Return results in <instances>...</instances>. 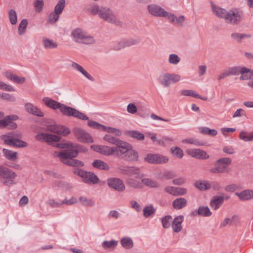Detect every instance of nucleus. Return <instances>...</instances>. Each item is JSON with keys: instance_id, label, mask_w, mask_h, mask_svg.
I'll use <instances>...</instances> for the list:
<instances>
[{"instance_id": "nucleus-1", "label": "nucleus", "mask_w": 253, "mask_h": 253, "mask_svg": "<svg viewBox=\"0 0 253 253\" xmlns=\"http://www.w3.org/2000/svg\"><path fill=\"white\" fill-rule=\"evenodd\" d=\"M103 139L107 142L115 145L109 146L103 145H93L92 150L106 156H122L126 161L135 162L138 160V153L133 149L129 143L109 134L105 135Z\"/></svg>"}, {"instance_id": "nucleus-2", "label": "nucleus", "mask_w": 253, "mask_h": 253, "mask_svg": "<svg viewBox=\"0 0 253 253\" xmlns=\"http://www.w3.org/2000/svg\"><path fill=\"white\" fill-rule=\"evenodd\" d=\"M35 139L38 141H43L47 143L49 145H51L57 148L61 149H66L65 150L61 152L55 151L53 153V155L54 157L59 158V157L56 155L57 154L64 153V152H72V151L76 150L79 148V147L81 145L74 143H56L60 141L61 137L58 135L49 134L46 133H40L35 136Z\"/></svg>"}, {"instance_id": "nucleus-3", "label": "nucleus", "mask_w": 253, "mask_h": 253, "mask_svg": "<svg viewBox=\"0 0 253 253\" xmlns=\"http://www.w3.org/2000/svg\"><path fill=\"white\" fill-rule=\"evenodd\" d=\"M211 10L213 13L217 17L224 19L225 23L231 25H238L242 21L243 12L237 8H232L227 10L215 5L211 1Z\"/></svg>"}, {"instance_id": "nucleus-4", "label": "nucleus", "mask_w": 253, "mask_h": 253, "mask_svg": "<svg viewBox=\"0 0 253 253\" xmlns=\"http://www.w3.org/2000/svg\"><path fill=\"white\" fill-rule=\"evenodd\" d=\"M89 11L93 15H98L100 18L108 23L119 26L122 25V22L117 18L113 10L108 7L94 4L89 8Z\"/></svg>"}, {"instance_id": "nucleus-5", "label": "nucleus", "mask_w": 253, "mask_h": 253, "mask_svg": "<svg viewBox=\"0 0 253 253\" xmlns=\"http://www.w3.org/2000/svg\"><path fill=\"white\" fill-rule=\"evenodd\" d=\"M87 149L84 146L81 145L79 148L72 151V152H64V153L57 154L59 159L61 162L64 164L74 167H82L84 166L83 162L74 159L76 158L79 153H85Z\"/></svg>"}, {"instance_id": "nucleus-6", "label": "nucleus", "mask_w": 253, "mask_h": 253, "mask_svg": "<svg viewBox=\"0 0 253 253\" xmlns=\"http://www.w3.org/2000/svg\"><path fill=\"white\" fill-rule=\"evenodd\" d=\"M71 37L75 42L80 43L90 44L95 42L93 36L80 28H75L72 31Z\"/></svg>"}, {"instance_id": "nucleus-7", "label": "nucleus", "mask_w": 253, "mask_h": 253, "mask_svg": "<svg viewBox=\"0 0 253 253\" xmlns=\"http://www.w3.org/2000/svg\"><path fill=\"white\" fill-rule=\"evenodd\" d=\"M231 159L222 158L217 160L214 164V167L210 170L213 173H223L228 172L227 168L231 164Z\"/></svg>"}, {"instance_id": "nucleus-8", "label": "nucleus", "mask_w": 253, "mask_h": 253, "mask_svg": "<svg viewBox=\"0 0 253 253\" xmlns=\"http://www.w3.org/2000/svg\"><path fill=\"white\" fill-rule=\"evenodd\" d=\"M0 176L3 178V184L6 186H10L14 184V179L16 174L11 169L2 166H0Z\"/></svg>"}, {"instance_id": "nucleus-9", "label": "nucleus", "mask_w": 253, "mask_h": 253, "mask_svg": "<svg viewBox=\"0 0 253 253\" xmlns=\"http://www.w3.org/2000/svg\"><path fill=\"white\" fill-rule=\"evenodd\" d=\"M60 111L63 115L68 117L73 116L82 120H88V118L84 114L75 108L67 106L64 104H62L61 105Z\"/></svg>"}, {"instance_id": "nucleus-10", "label": "nucleus", "mask_w": 253, "mask_h": 253, "mask_svg": "<svg viewBox=\"0 0 253 253\" xmlns=\"http://www.w3.org/2000/svg\"><path fill=\"white\" fill-rule=\"evenodd\" d=\"M75 173L81 177L84 182L88 184H95L99 182V178L97 176L91 172L78 169L75 170Z\"/></svg>"}, {"instance_id": "nucleus-11", "label": "nucleus", "mask_w": 253, "mask_h": 253, "mask_svg": "<svg viewBox=\"0 0 253 253\" xmlns=\"http://www.w3.org/2000/svg\"><path fill=\"white\" fill-rule=\"evenodd\" d=\"M73 133L75 137L83 143H93V139L91 136L84 129L80 127H75L73 129Z\"/></svg>"}, {"instance_id": "nucleus-12", "label": "nucleus", "mask_w": 253, "mask_h": 253, "mask_svg": "<svg viewBox=\"0 0 253 253\" xmlns=\"http://www.w3.org/2000/svg\"><path fill=\"white\" fill-rule=\"evenodd\" d=\"M147 9L149 14L155 17L167 18L169 13L161 6L155 4L148 5Z\"/></svg>"}, {"instance_id": "nucleus-13", "label": "nucleus", "mask_w": 253, "mask_h": 253, "mask_svg": "<svg viewBox=\"0 0 253 253\" xmlns=\"http://www.w3.org/2000/svg\"><path fill=\"white\" fill-rule=\"evenodd\" d=\"M144 161L151 164H162L168 162L167 157L157 154H148L144 158Z\"/></svg>"}, {"instance_id": "nucleus-14", "label": "nucleus", "mask_w": 253, "mask_h": 253, "mask_svg": "<svg viewBox=\"0 0 253 253\" xmlns=\"http://www.w3.org/2000/svg\"><path fill=\"white\" fill-rule=\"evenodd\" d=\"M235 76L241 74V80H253V71L242 66H235Z\"/></svg>"}, {"instance_id": "nucleus-15", "label": "nucleus", "mask_w": 253, "mask_h": 253, "mask_svg": "<svg viewBox=\"0 0 253 253\" xmlns=\"http://www.w3.org/2000/svg\"><path fill=\"white\" fill-rule=\"evenodd\" d=\"M47 130L63 136H67L71 131L69 128L64 126L56 124L47 125Z\"/></svg>"}, {"instance_id": "nucleus-16", "label": "nucleus", "mask_w": 253, "mask_h": 253, "mask_svg": "<svg viewBox=\"0 0 253 253\" xmlns=\"http://www.w3.org/2000/svg\"><path fill=\"white\" fill-rule=\"evenodd\" d=\"M107 183L108 186L118 192H123L125 190L126 187L123 180L113 177L107 179Z\"/></svg>"}, {"instance_id": "nucleus-17", "label": "nucleus", "mask_w": 253, "mask_h": 253, "mask_svg": "<svg viewBox=\"0 0 253 253\" xmlns=\"http://www.w3.org/2000/svg\"><path fill=\"white\" fill-rule=\"evenodd\" d=\"M123 171L124 174L129 176H134L137 179H141L144 176V173L140 169L137 167H126Z\"/></svg>"}, {"instance_id": "nucleus-18", "label": "nucleus", "mask_w": 253, "mask_h": 253, "mask_svg": "<svg viewBox=\"0 0 253 253\" xmlns=\"http://www.w3.org/2000/svg\"><path fill=\"white\" fill-rule=\"evenodd\" d=\"M187 153L192 157L202 160H206L209 158L207 152L199 149H191L187 150Z\"/></svg>"}, {"instance_id": "nucleus-19", "label": "nucleus", "mask_w": 253, "mask_h": 253, "mask_svg": "<svg viewBox=\"0 0 253 253\" xmlns=\"http://www.w3.org/2000/svg\"><path fill=\"white\" fill-rule=\"evenodd\" d=\"M25 108L26 111L29 114L40 117L44 116V113L31 103H26L25 105Z\"/></svg>"}, {"instance_id": "nucleus-20", "label": "nucleus", "mask_w": 253, "mask_h": 253, "mask_svg": "<svg viewBox=\"0 0 253 253\" xmlns=\"http://www.w3.org/2000/svg\"><path fill=\"white\" fill-rule=\"evenodd\" d=\"M252 37V34L247 33L233 32L231 34V39L239 43H242L244 40L251 39Z\"/></svg>"}, {"instance_id": "nucleus-21", "label": "nucleus", "mask_w": 253, "mask_h": 253, "mask_svg": "<svg viewBox=\"0 0 253 253\" xmlns=\"http://www.w3.org/2000/svg\"><path fill=\"white\" fill-rule=\"evenodd\" d=\"M71 67L77 71L81 73L88 80L94 82V78L90 75L81 65L76 62H73L72 63Z\"/></svg>"}, {"instance_id": "nucleus-22", "label": "nucleus", "mask_w": 253, "mask_h": 253, "mask_svg": "<svg viewBox=\"0 0 253 253\" xmlns=\"http://www.w3.org/2000/svg\"><path fill=\"white\" fill-rule=\"evenodd\" d=\"M167 18L170 23L181 27L183 25L185 21V17L183 15H180L177 17L174 14L169 12Z\"/></svg>"}, {"instance_id": "nucleus-23", "label": "nucleus", "mask_w": 253, "mask_h": 253, "mask_svg": "<svg viewBox=\"0 0 253 253\" xmlns=\"http://www.w3.org/2000/svg\"><path fill=\"white\" fill-rule=\"evenodd\" d=\"M184 220V216L182 215L176 216L172 222V229L174 232L178 233L180 232L182 228V223Z\"/></svg>"}, {"instance_id": "nucleus-24", "label": "nucleus", "mask_w": 253, "mask_h": 253, "mask_svg": "<svg viewBox=\"0 0 253 253\" xmlns=\"http://www.w3.org/2000/svg\"><path fill=\"white\" fill-rule=\"evenodd\" d=\"M235 195L237 196L241 201H249L253 198V190H244L240 193H235Z\"/></svg>"}, {"instance_id": "nucleus-25", "label": "nucleus", "mask_w": 253, "mask_h": 253, "mask_svg": "<svg viewBox=\"0 0 253 253\" xmlns=\"http://www.w3.org/2000/svg\"><path fill=\"white\" fill-rule=\"evenodd\" d=\"M224 201V197L222 196H214L211 201L210 206L214 210H217L222 205Z\"/></svg>"}, {"instance_id": "nucleus-26", "label": "nucleus", "mask_w": 253, "mask_h": 253, "mask_svg": "<svg viewBox=\"0 0 253 253\" xmlns=\"http://www.w3.org/2000/svg\"><path fill=\"white\" fill-rule=\"evenodd\" d=\"M42 101L47 106L54 110L57 109L60 110L62 105V104L49 97H44Z\"/></svg>"}, {"instance_id": "nucleus-27", "label": "nucleus", "mask_w": 253, "mask_h": 253, "mask_svg": "<svg viewBox=\"0 0 253 253\" xmlns=\"http://www.w3.org/2000/svg\"><path fill=\"white\" fill-rule=\"evenodd\" d=\"M187 204V200L184 198H178L174 200L172 202V205L173 208L175 210H180L185 207Z\"/></svg>"}, {"instance_id": "nucleus-28", "label": "nucleus", "mask_w": 253, "mask_h": 253, "mask_svg": "<svg viewBox=\"0 0 253 253\" xmlns=\"http://www.w3.org/2000/svg\"><path fill=\"white\" fill-rule=\"evenodd\" d=\"M194 186L200 191H206L210 189V182L208 180H197L194 182Z\"/></svg>"}, {"instance_id": "nucleus-29", "label": "nucleus", "mask_w": 253, "mask_h": 253, "mask_svg": "<svg viewBox=\"0 0 253 253\" xmlns=\"http://www.w3.org/2000/svg\"><path fill=\"white\" fill-rule=\"evenodd\" d=\"M126 184L131 188L134 189H140L143 187L142 182L132 177H129L126 180Z\"/></svg>"}, {"instance_id": "nucleus-30", "label": "nucleus", "mask_w": 253, "mask_h": 253, "mask_svg": "<svg viewBox=\"0 0 253 253\" xmlns=\"http://www.w3.org/2000/svg\"><path fill=\"white\" fill-rule=\"evenodd\" d=\"M181 94L185 96H191L197 98H199L202 100L206 101L208 99L207 97H202L197 93L195 91L190 89H184L181 90Z\"/></svg>"}, {"instance_id": "nucleus-31", "label": "nucleus", "mask_w": 253, "mask_h": 253, "mask_svg": "<svg viewBox=\"0 0 253 253\" xmlns=\"http://www.w3.org/2000/svg\"><path fill=\"white\" fill-rule=\"evenodd\" d=\"M42 42L43 46L45 49H54L58 46L57 42L46 38H43L42 39Z\"/></svg>"}, {"instance_id": "nucleus-32", "label": "nucleus", "mask_w": 253, "mask_h": 253, "mask_svg": "<svg viewBox=\"0 0 253 253\" xmlns=\"http://www.w3.org/2000/svg\"><path fill=\"white\" fill-rule=\"evenodd\" d=\"M125 134L138 140H143L145 137L143 133L137 130H126Z\"/></svg>"}, {"instance_id": "nucleus-33", "label": "nucleus", "mask_w": 253, "mask_h": 253, "mask_svg": "<svg viewBox=\"0 0 253 253\" xmlns=\"http://www.w3.org/2000/svg\"><path fill=\"white\" fill-rule=\"evenodd\" d=\"M92 165L95 168L100 170H108L110 169L109 165L106 163L100 160H94Z\"/></svg>"}, {"instance_id": "nucleus-34", "label": "nucleus", "mask_w": 253, "mask_h": 253, "mask_svg": "<svg viewBox=\"0 0 253 253\" xmlns=\"http://www.w3.org/2000/svg\"><path fill=\"white\" fill-rule=\"evenodd\" d=\"M2 151L6 159L13 162L17 161L18 154L16 152H14L6 149H3Z\"/></svg>"}, {"instance_id": "nucleus-35", "label": "nucleus", "mask_w": 253, "mask_h": 253, "mask_svg": "<svg viewBox=\"0 0 253 253\" xmlns=\"http://www.w3.org/2000/svg\"><path fill=\"white\" fill-rule=\"evenodd\" d=\"M158 81L160 84L164 87H169L170 86L169 73H165L160 75L158 78Z\"/></svg>"}, {"instance_id": "nucleus-36", "label": "nucleus", "mask_w": 253, "mask_h": 253, "mask_svg": "<svg viewBox=\"0 0 253 253\" xmlns=\"http://www.w3.org/2000/svg\"><path fill=\"white\" fill-rule=\"evenodd\" d=\"M79 201L84 207H92L95 205V202L93 199L85 196L80 197Z\"/></svg>"}, {"instance_id": "nucleus-37", "label": "nucleus", "mask_w": 253, "mask_h": 253, "mask_svg": "<svg viewBox=\"0 0 253 253\" xmlns=\"http://www.w3.org/2000/svg\"><path fill=\"white\" fill-rule=\"evenodd\" d=\"M52 186L53 187L61 188L65 190H69L72 188V186L69 183L63 181H54Z\"/></svg>"}, {"instance_id": "nucleus-38", "label": "nucleus", "mask_w": 253, "mask_h": 253, "mask_svg": "<svg viewBox=\"0 0 253 253\" xmlns=\"http://www.w3.org/2000/svg\"><path fill=\"white\" fill-rule=\"evenodd\" d=\"M235 66L227 68L218 76L217 80L218 81H220L228 76H235Z\"/></svg>"}, {"instance_id": "nucleus-39", "label": "nucleus", "mask_w": 253, "mask_h": 253, "mask_svg": "<svg viewBox=\"0 0 253 253\" xmlns=\"http://www.w3.org/2000/svg\"><path fill=\"white\" fill-rule=\"evenodd\" d=\"M120 243L121 245L126 250H129L132 248L133 246V242L132 240L128 237H125L121 239Z\"/></svg>"}, {"instance_id": "nucleus-40", "label": "nucleus", "mask_w": 253, "mask_h": 253, "mask_svg": "<svg viewBox=\"0 0 253 253\" xmlns=\"http://www.w3.org/2000/svg\"><path fill=\"white\" fill-rule=\"evenodd\" d=\"M141 181L142 184L151 188H158L159 186L157 182L150 178L142 177Z\"/></svg>"}, {"instance_id": "nucleus-41", "label": "nucleus", "mask_w": 253, "mask_h": 253, "mask_svg": "<svg viewBox=\"0 0 253 253\" xmlns=\"http://www.w3.org/2000/svg\"><path fill=\"white\" fill-rule=\"evenodd\" d=\"M155 212L156 209L152 205L145 207L143 210V214L145 217L153 215Z\"/></svg>"}, {"instance_id": "nucleus-42", "label": "nucleus", "mask_w": 253, "mask_h": 253, "mask_svg": "<svg viewBox=\"0 0 253 253\" xmlns=\"http://www.w3.org/2000/svg\"><path fill=\"white\" fill-rule=\"evenodd\" d=\"M180 61V58L176 54H170L169 56L168 62L169 64L176 65Z\"/></svg>"}, {"instance_id": "nucleus-43", "label": "nucleus", "mask_w": 253, "mask_h": 253, "mask_svg": "<svg viewBox=\"0 0 253 253\" xmlns=\"http://www.w3.org/2000/svg\"><path fill=\"white\" fill-rule=\"evenodd\" d=\"M65 6V0H59L54 7V11L61 14Z\"/></svg>"}, {"instance_id": "nucleus-44", "label": "nucleus", "mask_w": 253, "mask_h": 253, "mask_svg": "<svg viewBox=\"0 0 253 253\" xmlns=\"http://www.w3.org/2000/svg\"><path fill=\"white\" fill-rule=\"evenodd\" d=\"M172 220L171 215H168L162 218L161 221L162 226L164 228H169L170 226V223Z\"/></svg>"}, {"instance_id": "nucleus-45", "label": "nucleus", "mask_w": 253, "mask_h": 253, "mask_svg": "<svg viewBox=\"0 0 253 253\" xmlns=\"http://www.w3.org/2000/svg\"><path fill=\"white\" fill-rule=\"evenodd\" d=\"M118 245V241L112 240L111 241H104L102 244V247L105 249L114 248Z\"/></svg>"}, {"instance_id": "nucleus-46", "label": "nucleus", "mask_w": 253, "mask_h": 253, "mask_svg": "<svg viewBox=\"0 0 253 253\" xmlns=\"http://www.w3.org/2000/svg\"><path fill=\"white\" fill-rule=\"evenodd\" d=\"M170 150L173 156L179 159H181L183 157V152L180 148L173 147L171 148Z\"/></svg>"}, {"instance_id": "nucleus-47", "label": "nucleus", "mask_w": 253, "mask_h": 253, "mask_svg": "<svg viewBox=\"0 0 253 253\" xmlns=\"http://www.w3.org/2000/svg\"><path fill=\"white\" fill-rule=\"evenodd\" d=\"M138 42L139 40L133 39H130L128 40H124L121 42V47H125L126 46H131L132 45L136 44Z\"/></svg>"}, {"instance_id": "nucleus-48", "label": "nucleus", "mask_w": 253, "mask_h": 253, "mask_svg": "<svg viewBox=\"0 0 253 253\" xmlns=\"http://www.w3.org/2000/svg\"><path fill=\"white\" fill-rule=\"evenodd\" d=\"M60 14L55 11L51 12L49 13L48 17V21L51 24L55 23L59 19Z\"/></svg>"}, {"instance_id": "nucleus-49", "label": "nucleus", "mask_w": 253, "mask_h": 253, "mask_svg": "<svg viewBox=\"0 0 253 253\" xmlns=\"http://www.w3.org/2000/svg\"><path fill=\"white\" fill-rule=\"evenodd\" d=\"M169 85L171 84H176L181 80V76L174 73H169Z\"/></svg>"}, {"instance_id": "nucleus-50", "label": "nucleus", "mask_w": 253, "mask_h": 253, "mask_svg": "<svg viewBox=\"0 0 253 253\" xmlns=\"http://www.w3.org/2000/svg\"><path fill=\"white\" fill-rule=\"evenodd\" d=\"M104 131H105L108 133H111L114 134L117 136H120L122 134V132L121 130L114 127H107L105 126V128H104Z\"/></svg>"}, {"instance_id": "nucleus-51", "label": "nucleus", "mask_w": 253, "mask_h": 253, "mask_svg": "<svg viewBox=\"0 0 253 253\" xmlns=\"http://www.w3.org/2000/svg\"><path fill=\"white\" fill-rule=\"evenodd\" d=\"M200 132L203 134H208L211 136H215L217 134V131L214 129H210L207 127H203L200 128Z\"/></svg>"}, {"instance_id": "nucleus-52", "label": "nucleus", "mask_w": 253, "mask_h": 253, "mask_svg": "<svg viewBox=\"0 0 253 253\" xmlns=\"http://www.w3.org/2000/svg\"><path fill=\"white\" fill-rule=\"evenodd\" d=\"M198 213L204 216H209L211 214V212L208 207H200L198 209Z\"/></svg>"}, {"instance_id": "nucleus-53", "label": "nucleus", "mask_w": 253, "mask_h": 253, "mask_svg": "<svg viewBox=\"0 0 253 253\" xmlns=\"http://www.w3.org/2000/svg\"><path fill=\"white\" fill-rule=\"evenodd\" d=\"M9 19L11 24L15 25L16 24L17 16L15 10L13 9H11L9 10Z\"/></svg>"}, {"instance_id": "nucleus-54", "label": "nucleus", "mask_w": 253, "mask_h": 253, "mask_svg": "<svg viewBox=\"0 0 253 253\" xmlns=\"http://www.w3.org/2000/svg\"><path fill=\"white\" fill-rule=\"evenodd\" d=\"M182 142L192 144L195 146H202L204 145L203 143L198 139L192 138L184 139L182 140Z\"/></svg>"}, {"instance_id": "nucleus-55", "label": "nucleus", "mask_w": 253, "mask_h": 253, "mask_svg": "<svg viewBox=\"0 0 253 253\" xmlns=\"http://www.w3.org/2000/svg\"><path fill=\"white\" fill-rule=\"evenodd\" d=\"M28 25V21L27 19H23L20 22L18 27V33L19 35L24 34Z\"/></svg>"}, {"instance_id": "nucleus-56", "label": "nucleus", "mask_w": 253, "mask_h": 253, "mask_svg": "<svg viewBox=\"0 0 253 253\" xmlns=\"http://www.w3.org/2000/svg\"><path fill=\"white\" fill-rule=\"evenodd\" d=\"M89 126L100 130H104L105 126L95 121H89L87 123Z\"/></svg>"}, {"instance_id": "nucleus-57", "label": "nucleus", "mask_w": 253, "mask_h": 253, "mask_svg": "<svg viewBox=\"0 0 253 253\" xmlns=\"http://www.w3.org/2000/svg\"><path fill=\"white\" fill-rule=\"evenodd\" d=\"M34 4L35 7L36 12L40 13L42 10V8L44 5V2L42 0H36L34 2Z\"/></svg>"}, {"instance_id": "nucleus-58", "label": "nucleus", "mask_w": 253, "mask_h": 253, "mask_svg": "<svg viewBox=\"0 0 253 253\" xmlns=\"http://www.w3.org/2000/svg\"><path fill=\"white\" fill-rule=\"evenodd\" d=\"M28 146L27 142L18 139H14L12 146L22 148Z\"/></svg>"}, {"instance_id": "nucleus-59", "label": "nucleus", "mask_w": 253, "mask_h": 253, "mask_svg": "<svg viewBox=\"0 0 253 253\" xmlns=\"http://www.w3.org/2000/svg\"><path fill=\"white\" fill-rule=\"evenodd\" d=\"M0 89L7 91H14L15 90L12 86L2 82H0Z\"/></svg>"}, {"instance_id": "nucleus-60", "label": "nucleus", "mask_w": 253, "mask_h": 253, "mask_svg": "<svg viewBox=\"0 0 253 253\" xmlns=\"http://www.w3.org/2000/svg\"><path fill=\"white\" fill-rule=\"evenodd\" d=\"M0 97L2 99L10 102H14L16 100L15 97L13 95L7 93H2L1 95H0Z\"/></svg>"}, {"instance_id": "nucleus-61", "label": "nucleus", "mask_w": 253, "mask_h": 253, "mask_svg": "<svg viewBox=\"0 0 253 253\" xmlns=\"http://www.w3.org/2000/svg\"><path fill=\"white\" fill-rule=\"evenodd\" d=\"M1 139L4 141L5 144L12 146L14 138L9 136L3 135L1 136Z\"/></svg>"}, {"instance_id": "nucleus-62", "label": "nucleus", "mask_w": 253, "mask_h": 253, "mask_svg": "<svg viewBox=\"0 0 253 253\" xmlns=\"http://www.w3.org/2000/svg\"><path fill=\"white\" fill-rule=\"evenodd\" d=\"M126 110L127 112L131 114H135L137 111L136 105L132 103L128 104Z\"/></svg>"}, {"instance_id": "nucleus-63", "label": "nucleus", "mask_w": 253, "mask_h": 253, "mask_svg": "<svg viewBox=\"0 0 253 253\" xmlns=\"http://www.w3.org/2000/svg\"><path fill=\"white\" fill-rule=\"evenodd\" d=\"M161 178L170 179L174 176L173 172L170 171H165L160 176Z\"/></svg>"}, {"instance_id": "nucleus-64", "label": "nucleus", "mask_w": 253, "mask_h": 253, "mask_svg": "<svg viewBox=\"0 0 253 253\" xmlns=\"http://www.w3.org/2000/svg\"><path fill=\"white\" fill-rule=\"evenodd\" d=\"M187 192V190L185 188L176 187L175 196L185 195Z\"/></svg>"}]
</instances>
